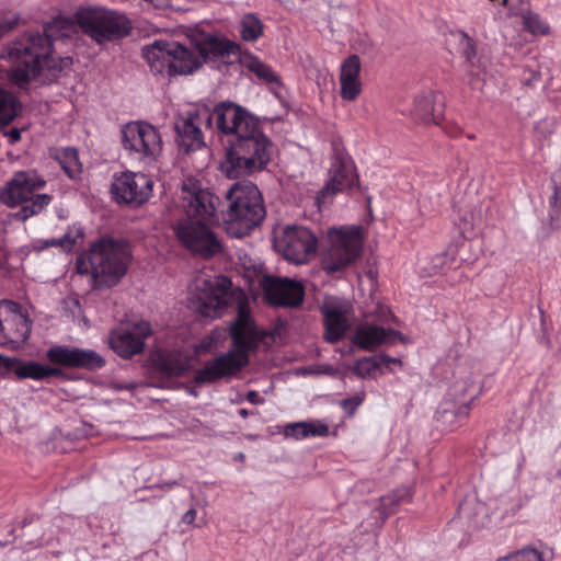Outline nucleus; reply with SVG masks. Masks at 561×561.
Returning a JSON list of instances; mask_svg holds the SVG:
<instances>
[{"label": "nucleus", "mask_w": 561, "mask_h": 561, "mask_svg": "<svg viewBox=\"0 0 561 561\" xmlns=\"http://www.w3.org/2000/svg\"><path fill=\"white\" fill-rule=\"evenodd\" d=\"M136 387H137L136 382H125V383L117 382V381L112 382V388L115 390H133Z\"/></svg>", "instance_id": "nucleus-42"}, {"label": "nucleus", "mask_w": 561, "mask_h": 561, "mask_svg": "<svg viewBox=\"0 0 561 561\" xmlns=\"http://www.w3.org/2000/svg\"><path fill=\"white\" fill-rule=\"evenodd\" d=\"M496 206L486 195H468L460 208L459 222L461 233L470 237L476 229H481L493 219Z\"/></svg>", "instance_id": "nucleus-15"}, {"label": "nucleus", "mask_w": 561, "mask_h": 561, "mask_svg": "<svg viewBox=\"0 0 561 561\" xmlns=\"http://www.w3.org/2000/svg\"><path fill=\"white\" fill-rule=\"evenodd\" d=\"M44 185L45 181L35 172H16L1 191L0 198L9 207H20L14 217L26 220L39 214L51 202L50 195L35 193Z\"/></svg>", "instance_id": "nucleus-7"}, {"label": "nucleus", "mask_w": 561, "mask_h": 561, "mask_svg": "<svg viewBox=\"0 0 561 561\" xmlns=\"http://www.w3.org/2000/svg\"><path fill=\"white\" fill-rule=\"evenodd\" d=\"M247 68L255 73V76L262 80H264L267 83L278 82L277 76L274 73L272 68L257 58H252L248 65Z\"/></svg>", "instance_id": "nucleus-33"}, {"label": "nucleus", "mask_w": 561, "mask_h": 561, "mask_svg": "<svg viewBox=\"0 0 561 561\" xmlns=\"http://www.w3.org/2000/svg\"><path fill=\"white\" fill-rule=\"evenodd\" d=\"M360 58L357 55L348 56L340 67L339 82L340 96L347 102H354L363 91L360 75Z\"/></svg>", "instance_id": "nucleus-22"}, {"label": "nucleus", "mask_w": 561, "mask_h": 561, "mask_svg": "<svg viewBox=\"0 0 561 561\" xmlns=\"http://www.w3.org/2000/svg\"><path fill=\"white\" fill-rule=\"evenodd\" d=\"M76 20L82 31L99 44L123 38L130 31V22L124 14L105 8L81 9L76 13Z\"/></svg>", "instance_id": "nucleus-9"}, {"label": "nucleus", "mask_w": 561, "mask_h": 561, "mask_svg": "<svg viewBox=\"0 0 561 561\" xmlns=\"http://www.w3.org/2000/svg\"><path fill=\"white\" fill-rule=\"evenodd\" d=\"M213 115L218 130L227 137L221 172L237 179L264 170L271 161L272 142L262 131L259 119L230 101L216 105Z\"/></svg>", "instance_id": "nucleus-2"}, {"label": "nucleus", "mask_w": 561, "mask_h": 561, "mask_svg": "<svg viewBox=\"0 0 561 561\" xmlns=\"http://www.w3.org/2000/svg\"><path fill=\"white\" fill-rule=\"evenodd\" d=\"M192 308L203 318L216 319L225 310L236 305L238 317L230 325L233 350L206 363L194 377L198 385L213 383L237 375L249 363V353L254 351L263 339L251 317L247 295L233 288L231 280L224 275L210 278L198 276L192 290Z\"/></svg>", "instance_id": "nucleus-1"}, {"label": "nucleus", "mask_w": 561, "mask_h": 561, "mask_svg": "<svg viewBox=\"0 0 561 561\" xmlns=\"http://www.w3.org/2000/svg\"><path fill=\"white\" fill-rule=\"evenodd\" d=\"M130 259L126 241L101 238L77 257L76 267L79 274H91L95 288L113 287L127 273Z\"/></svg>", "instance_id": "nucleus-5"}, {"label": "nucleus", "mask_w": 561, "mask_h": 561, "mask_svg": "<svg viewBox=\"0 0 561 561\" xmlns=\"http://www.w3.org/2000/svg\"><path fill=\"white\" fill-rule=\"evenodd\" d=\"M247 400H248L249 402H251V403H254V404H255V403H259V402H260V400H259V394H257V392H256V391H254V390L249 391V392H248V394H247Z\"/></svg>", "instance_id": "nucleus-45"}, {"label": "nucleus", "mask_w": 561, "mask_h": 561, "mask_svg": "<svg viewBox=\"0 0 561 561\" xmlns=\"http://www.w3.org/2000/svg\"><path fill=\"white\" fill-rule=\"evenodd\" d=\"M32 320L22 306L13 301L0 302V344L18 348L26 342Z\"/></svg>", "instance_id": "nucleus-12"}, {"label": "nucleus", "mask_w": 561, "mask_h": 561, "mask_svg": "<svg viewBox=\"0 0 561 561\" xmlns=\"http://www.w3.org/2000/svg\"><path fill=\"white\" fill-rule=\"evenodd\" d=\"M507 3H508V0H501V4H502L503 7H506V5H507Z\"/></svg>", "instance_id": "nucleus-50"}, {"label": "nucleus", "mask_w": 561, "mask_h": 561, "mask_svg": "<svg viewBox=\"0 0 561 561\" xmlns=\"http://www.w3.org/2000/svg\"><path fill=\"white\" fill-rule=\"evenodd\" d=\"M213 125V113L207 107L190 112L185 117H180L174 125L176 144L184 153L199 150L206 146L203 129H209Z\"/></svg>", "instance_id": "nucleus-13"}, {"label": "nucleus", "mask_w": 561, "mask_h": 561, "mask_svg": "<svg viewBox=\"0 0 561 561\" xmlns=\"http://www.w3.org/2000/svg\"><path fill=\"white\" fill-rule=\"evenodd\" d=\"M142 56L150 69L160 75H187L202 66L194 50H190L176 42L154 41L144 47Z\"/></svg>", "instance_id": "nucleus-8"}, {"label": "nucleus", "mask_w": 561, "mask_h": 561, "mask_svg": "<svg viewBox=\"0 0 561 561\" xmlns=\"http://www.w3.org/2000/svg\"><path fill=\"white\" fill-rule=\"evenodd\" d=\"M157 367L165 377L182 376L188 368V360L178 353H165L159 355Z\"/></svg>", "instance_id": "nucleus-27"}, {"label": "nucleus", "mask_w": 561, "mask_h": 561, "mask_svg": "<svg viewBox=\"0 0 561 561\" xmlns=\"http://www.w3.org/2000/svg\"><path fill=\"white\" fill-rule=\"evenodd\" d=\"M248 414H249V413H248V410H245V409H241V410H239V415H240V416H242V417H247V416H248Z\"/></svg>", "instance_id": "nucleus-48"}, {"label": "nucleus", "mask_w": 561, "mask_h": 561, "mask_svg": "<svg viewBox=\"0 0 561 561\" xmlns=\"http://www.w3.org/2000/svg\"><path fill=\"white\" fill-rule=\"evenodd\" d=\"M70 23L56 19L47 24L44 32L24 34L9 44L4 58L11 65L9 79L22 87L39 76L43 70L62 71L72 65L71 57L56 59L53 54V42L68 37Z\"/></svg>", "instance_id": "nucleus-3"}, {"label": "nucleus", "mask_w": 561, "mask_h": 561, "mask_svg": "<svg viewBox=\"0 0 561 561\" xmlns=\"http://www.w3.org/2000/svg\"><path fill=\"white\" fill-rule=\"evenodd\" d=\"M381 359L385 360V362L399 363V364L401 363L400 359L391 358L389 356H382Z\"/></svg>", "instance_id": "nucleus-46"}, {"label": "nucleus", "mask_w": 561, "mask_h": 561, "mask_svg": "<svg viewBox=\"0 0 561 561\" xmlns=\"http://www.w3.org/2000/svg\"><path fill=\"white\" fill-rule=\"evenodd\" d=\"M9 139L11 144H14L21 139V131L16 128L10 129L8 133Z\"/></svg>", "instance_id": "nucleus-44"}, {"label": "nucleus", "mask_w": 561, "mask_h": 561, "mask_svg": "<svg viewBox=\"0 0 561 561\" xmlns=\"http://www.w3.org/2000/svg\"><path fill=\"white\" fill-rule=\"evenodd\" d=\"M330 247L323 256V270L328 274L351 266L360 256L364 237L362 227L333 228L329 230Z\"/></svg>", "instance_id": "nucleus-10"}, {"label": "nucleus", "mask_w": 561, "mask_h": 561, "mask_svg": "<svg viewBox=\"0 0 561 561\" xmlns=\"http://www.w3.org/2000/svg\"><path fill=\"white\" fill-rule=\"evenodd\" d=\"M55 158L70 178H75L81 172L78 151L75 148L60 149L56 152Z\"/></svg>", "instance_id": "nucleus-30"}, {"label": "nucleus", "mask_w": 561, "mask_h": 561, "mask_svg": "<svg viewBox=\"0 0 561 561\" xmlns=\"http://www.w3.org/2000/svg\"><path fill=\"white\" fill-rule=\"evenodd\" d=\"M263 33V24L254 14H247L241 21V37L244 41H256Z\"/></svg>", "instance_id": "nucleus-31"}, {"label": "nucleus", "mask_w": 561, "mask_h": 561, "mask_svg": "<svg viewBox=\"0 0 561 561\" xmlns=\"http://www.w3.org/2000/svg\"><path fill=\"white\" fill-rule=\"evenodd\" d=\"M260 286L268 304L296 308L302 304L304 287L300 283L271 275L263 276Z\"/></svg>", "instance_id": "nucleus-16"}, {"label": "nucleus", "mask_w": 561, "mask_h": 561, "mask_svg": "<svg viewBox=\"0 0 561 561\" xmlns=\"http://www.w3.org/2000/svg\"><path fill=\"white\" fill-rule=\"evenodd\" d=\"M442 96L435 92H426L414 101L413 115L425 124H438L444 112Z\"/></svg>", "instance_id": "nucleus-24"}, {"label": "nucleus", "mask_w": 561, "mask_h": 561, "mask_svg": "<svg viewBox=\"0 0 561 561\" xmlns=\"http://www.w3.org/2000/svg\"><path fill=\"white\" fill-rule=\"evenodd\" d=\"M525 30L534 35H547L550 31L548 24H546L539 14L533 11H525L522 14Z\"/></svg>", "instance_id": "nucleus-32"}, {"label": "nucleus", "mask_w": 561, "mask_h": 561, "mask_svg": "<svg viewBox=\"0 0 561 561\" xmlns=\"http://www.w3.org/2000/svg\"><path fill=\"white\" fill-rule=\"evenodd\" d=\"M229 207L224 213L228 233L241 238L249 234L265 218L263 197L251 182L234 183L226 193Z\"/></svg>", "instance_id": "nucleus-6"}, {"label": "nucleus", "mask_w": 561, "mask_h": 561, "mask_svg": "<svg viewBox=\"0 0 561 561\" xmlns=\"http://www.w3.org/2000/svg\"><path fill=\"white\" fill-rule=\"evenodd\" d=\"M284 433L287 437L300 439L308 436H327L329 434V427L327 424L298 422L287 425Z\"/></svg>", "instance_id": "nucleus-28"}, {"label": "nucleus", "mask_w": 561, "mask_h": 561, "mask_svg": "<svg viewBox=\"0 0 561 561\" xmlns=\"http://www.w3.org/2000/svg\"><path fill=\"white\" fill-rule=\"evenodd\" d=\"M150 334L149 322L138 321L115 329L111 334L110 344L121 357L130 358L142 352L145 340Z\"/></svg>", "instance_id": "nucleus-17"}, {"label": "nucleus", "mask_w": 561, "mask_h": 561, "mask_svg": "<svg viewBox=\"0 0 561 561\" xmlns=\"http://www.w3.org/2000/svg\"><path fill=\"white\" fill-rule=\"evenodd\" d=\"M60 376H64V371L60 368L43 365V379L48 378V377H60Z\"/></svg>", "instance_id": "nucleus-41"}, {"label": "nucleus", "mask_w": 561, "mask_h": 561, "mask_svg": "<svg viewBox=\"0 0 561 561\" xmlns=\"http://www.w3.org/2000/svg\"><path fill=\"white\" fill-rule=\"evenodd\" d=\"M394 337L403 341L400 332L392 329H383L373 324H362L356 328L353 342L365 351H374L383 343H393Z\"/></svg>", "instance_id": "nucleus-23"}, {"label": "nucleus", "mask_w": 561, "mask_h": 561, "mask_svg": "<svg viewBox=\"0 0 561 561\" xmlns=\"http://www.w3.org/2000/svg\"><path fill=\"white\" fill-rule=\"evenodd\" d=\"M378 368L379 364L374 358L365 357L357 360L352 370L358 377L366 378Z\"/></svg>", "instance_id": "nucleus-35"}, {"label": "nucleus", "mask_w": 561, "mask_h": 561, "mask_svg": "<svg viewBox=\"0 0 561 561\" xmlns=\"http://www.w3.org/2000/svg\"><path fill=\"white\" fill-rule=\"evenodd\" d=\"M122 142L125 150L139 159L154 160L162 151L159 131L150 124L133 122L122 128Z\"/></svg>", "instance_id": "nucleus-11"}, {"label": "nucleus", "mask_w": 561, "mask_h": 561, "mask_svg": "<svg viewBox=\"0 0 561 561\" xmlns=\"http://www.w3.org/2000/svg\"><path fill=\"white\" fill-rule=\"evenodd\" d=\"M530 553H535V557L538 561H542V554L540 551L533 549V548H526L518 552H516L512 558L516 561H531Z\"/></svg>", "instance_id": "nucleus-39"}, {"label": "nucleus", "mask_w": 561, "mask_h": 561, "mask_svg": "<svg viewBox=\"0 0 561 561\" xmlns=\"http://www.w3.org/2000/svg\"><path fill=\"white\" fill-rule=\"evenodd\" d=\"M533 558L531 561H538L535 557V553H530V559ZM500 561H516L512 558V556L510 557V559H503V560H500Z\"/></svg>", "instance_id": "nucleus-47"}, {"label": "nucleus", "mask_w": 561, "mask_h": 561, "mask_svg": "<svg viewBox=\"0 0 561 561\" xmlns=\"http://www.w3.org/2000/svg\"><path fill=\"white\" fill-rule=\"evenodd\" d=\"M47 359L56 365L88 370L100 369L105 359L95 351L69 345H54L46 352Z\"/></svg>", "instance_id": "nucleus-18"}, {"label": "nucleus", "mask_w": 561, "mask_h": 561, "mask_svg": "<svg viewBox=\"0 0 561 561\" xmlns=\"http://www.w3.org/2000/svg\"><path fill=\"white\" fill-rule=\"evenodd\" d=\"M198 58H203L205 62L213 60L217 57L229 56L236 54L238 46L227 42L220 41L216 37L209 36L196 46Z\"/></svg>", "instance_id": "nucleus-26"}, {"label": "nucleus", "mask_w": 561, "mask_h": 561, "mask_svg": "<svg viewBox=\"0 0 561 561\" xmlns=\"http://www.w3.org/2000/svg\"><path fill=\"white\" fill-rule=\"evenodd\" d=\"M363 398L359 396H355L353 398L344 399L341 402L342 408L345 410V412L352 416L355 412V410L362 404Z\"/></svg>", "instance_id": "nucleus-40"}, {"label": "nucleus", "mask_w": 561, "mask_h": 561, "mask_svg": "<svg viewBox=\"0 0 561 561\" xmlns=\"http://www.w3.org/2000/svg\"><path fill=\"white\" fill-rule=\"evenodd\" d=\"M220 199L209 190H203L188 181L182 186V207L188 217L198 220L178 222L173 230L181 244L193 254L209 259L221 252V243L201 220L215 218Z\"/></svg>", "instance_id": "nucleus-4"}, {"label": "nucleus", "mask_w": 561, "mask_h": 561, "mask_svg": "<svg viewBox=\"0 0 561 561\" xmlns=\"http://www.w3.org/2000/svg\"><path fill=\"white\" fill-rule=\"evenodd\" d=\"M21 104L12 93L0 89V127L11 123L18 115Z\"/></svg>", "instance_id": "nucleus-29"}, {"label": "nucleus", "mask_w": 561, "mask_h": 561, "mask_svg": "<svg viewBox=\"0 0 561 561\" xmlns=\"http://www.w3.org/2000/svg\"><path fill=\"white\" fill-rule=\"evenodd\" d=\"M19 18L16 15L7 16L0 20V38L16 27Z\"/></svg>", "instance_id": "nucleus-38"}, {"label": "nucleus", "mask_w": 561, "mask_h": 561, "mask_svg": "<svg viewBox=\"0 0 561 561\" xmlns=\"http://www.w3.org/2000/svg\"><path fill=\"white\" fill-rule=\"evenodd\" d=\"M2 369L13 373L18 379H43V364L34 360H22L14 357H4Z\"/></svg>", "instance_id": "nucleus-25"}, {"label": "nucleus", "mask_w": 561, "mask_h": 561, "mask_svg": "<svg viewBox=\"0 0 561 561\" xmlns=\"http://www.w3.org/2000/svg\"><path fill=\"white\" fill-rule=\"evenodd\" d=\"M83 238V230L80 227H73L69 229L68 232H66L62 238L59 239H51L50 241L46 242V245L51 247H62L70 249L76 242L77 239Z\"/></svg>", "instance_id": "nucleus-34"}, {"label": "nucleus", "mask_w": 561, "mask_h": 561, "mask_svg": "<svg viewBox=\"0 0 561 561\" xmlns=\"http://www.w3.org/2000/svg\"><path fill=\"white\" fill-rule=\"evenodd\" d=\"M152 180L144 173L125 172L116 178L112 192L117 202L140 205L152 192Z\"/></svg>", "instance_id": "nucleus-19"}, {"label": "nucleus", "mask_w": 561, "mask_h": 561, "mask_svg": "<svg viewBox=\"0 0 561 561\" xmlns=\"http://www.w3.org/2000/svg\"><path fill=\"white\" fill-rule=\"evenodd\" d=\"M275 247L285 260L295 264H304L317 252V238L306 227L288 226L276 240Z\"/></svg>", "instance_id": "nucleus-14"}, {"label": "nucleus", "mask_w": 561, "mask_h": 561, "mask_svg": "<svg viewBox=\"0 0 561 561\" xmlns=\"http://www.w3.org/2000/svg\"><path fill=\"white\" fill-rule=\"evenodd\" d=\"M195 517H196V510L194 508H191L188 510L182 517V522L187 524V525H192L195 520Z\"/></svg>", "instance_id": "nucleus-43"}, {"label": "nucleus", "mask_w": 561, "mask_h": 561, "mask_svg": "<svg viewBox=\"0 0 561 561\" xmlns=\"http://www.w3.org/2000/svg\"><path fill=\"white\" fill-rule=\"evenodd\" d=\"M551 225L559 227L561 224V187H556L550 203Z\"/></svg>", "instance_id": "nucleus-36"}, {"label": "nucleus", "mask_w": 561, "mask_h": 561, "mask_svg": "<svg viewBox=\"0 0 561 561\" xmlns=\"http://www.w3.org/2000/svg\"><path fill=\"white\" fill-rule=\"evenodd\" d=\"M467 391V388H461V393H465Z\"/></svg>", "instance_id": "nucleus-51"}, {"label": "nucleus", "mask_w": 561, "mask_h": 561, "mask_svg": "<svg viewBox=\"0 0 561 561\" xmlns=\"http://www.w3.org/2000/svg\"><path fill=\"white\" fill-rule=\"evenodd\" d=\"M320 309L324 319L325 341L339 342L350 328L351 307L336 301H325Z\"/></svg>", "instance_id": "nucleus-20"}, {"label": "nucleus", "mask_w": 561, "mask_h": 561, "mask_svg": "<svg viewBox=\"0 0 561 561\" xmlns=\"http://www.w3.org/2000/svg\"><path fill=\"white\" fill-rule=\"evenodd\" d=\"M3 359H4V356H1V355H0V369H2V365H3V363H4V360H3Z\"/></svg>", "instance_id": "nucleus-49"}, {"label": "nucleus", "mask_w": 561, "mask_h": 561, "mask_svg": "<svg viewBox=\"0 0 561 561\" xmlns=\"http://www.w3.org/2000/svg\"><path fill=\"white\" fill-rule=\"evenodd\" d=\"M330 180L327 185L319 191L316 197V203L319 208L331 203L333 196L342 192L353 183V169L340 156H336L330 168Z\"/></svg>", "instance_id": "nucleus-21"}, {"label": "nucleus", "mask_w": 561, "mask_h": 561, "mask_svg": "<svg viewBox=\"0 0 561 561\" xmlns=\"http://www.w3.org/2000/svg\"><path fill=\"white\" fill-rule=\"evenodd\" d=\"M461 38L463 45V56L470 65H473V59L477 56L476 43L465 32H461Z\"/></svg>", "instance_id": "nucleus-37"}]
</instances>
